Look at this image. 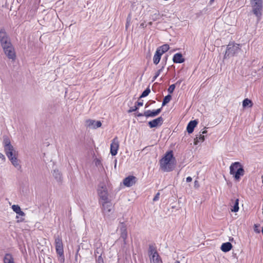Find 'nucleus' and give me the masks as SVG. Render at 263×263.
I'll return each mask as SVG.
<instances>
[{
	"label": "nucleus",
	"instance_id": "f257e3e1",
	"mask_svg": "<svg viewBox=\"0 0 263 263\" xmlns=\"http://www.w3.org/2000/svg\"><path fill=\"white\" fill-rule=\"evenodd\" d=\"M172 159H175L172 151L167 152L165 156L160 160V168L163 172H171L175 167L174 165L172 163Z\"/></svg>",
	"mask_w": 263,
	"mask_h": 263
},
{
	"label": "nucleus",
	"instance_id": "f03ea898",
	"mask_svg": "<svg viewBox=\"0 0 263 263\" xmlns=\"http://www.w3.org/2000/svg\"><path fill=\"white\" fill-rule=\"evenodd\" d=\"M230 174L234 177V179L238 181L240 177L245 174V170L242 165L239 162L233 163L230 167Z\"/></svg>",
	"mask_w": 263,
	"mask_h": 263
},
{
	"label": "nucleus",
	"instance_id": "7ed1b4c3",
	"mask_svg": "<svg viewBox=\"0 0 263 263\" xmlns=\"http://www.w3.org/2000/svg\"><path fill=\"white\" fill-rule=\"evenodd\" d=\"M54 239L55 250L57 254L59 255V260L61 263H64L65 258L62 238L59 235H55Z\"/></svg>",
	"mask_w": 263,
	"mask_h": 263
},
{
	"label": "nucleus",
	"instance_id": "20e7f679",
	"mask_svg": "<svg viewBox=\"0 0 263 263\" xmlns=\"http://www.w3.org/2000/svg\"><path fill=\"white\" fill-rule=\"evenodd\" d=\"M240 44H229L228 45L226 53L224 54V58L226 59L231 56L234 55L236 53H238L240 49Z\"/></svg>",
	"mask_w": 263,
	"mask_h": 263
},
{
	"label": "nucleus",
	"instance_id": "39448f33",
	"mask_svg": "<svg viewBox=\"0 0 263 263\" xmlns=\"http://www.w3.org/2000/svg\"><path fill=\"white\" fill-rule=\"evenodd\" d=\"M251 3L254 14L257 17H260L261 15V10L262 8V0H251Z\"/></svg>",
	"mask_w": 263,
	"mask_h": 263
},
{
	"label": "nucleus",
	"instance_id": "423d86ee",
	"mask_svg": "<svg viewBox=\"0 0 263 263\" xmlns=\"http://www.w3.org/2000/svg\"><path fill=\"white\" fill-rule=\"evenodd\" d=\"M2 48L5 54L9 59L13 61H15L16 59V53L12 43L10 44V45H8L3 47Z\"/></svg>",
	"mask_w": 263,
	"mask_h": 263
},
{
	"label": "nucleus",
	"instance_id": "0eeeda50",
	"mask_svg": "<svg viewBox=\"0 0 263 263\" xmlns=\"http://www.w3.org/2000/svg\"><path fill=\"white\" fill-rule=\"evenodd\" d=\"M0 42L2 47L11 44L10 39L4 28H0Z\"/></svg>",
	"mask_w": 263,
	"mask_h": 263
},
{
	"label": "nucleus",
	"instance_id": "6e6552de",
	"mask_svg": "<svg viewBox=\"0 0 263 263\" xmlns=\"http://www.w3.org/2000/svg\"><path fill=\"white\" fill-rule=\"evenodd\" d=\"M98 194L100 198L103 201L108 200V192L105 185H100L98 189Z\"/></svg>",
	"mask_w": 263,
	"mask_h": 263
},
{
	"label": "nucleus",
	"instance_id": "1a4fd4ad",
	"mask_svg": "<svg viewBox=\"0 0 263 263\" xmlns=\"http://www.w3.org/2000/svg\"><path fill=\"white\" fill-rule=\"evenodd\" d=\"M102 211L105 215H109L112 211V203L109 201H105L102 202Z\"/></svg>",
	"mask_w": 263,
	"mask_h": 263
},
{
	"label": "nucleus",
	"instance_id": "9d476101",
	"mask_svg": "<svg viewBox=\"0 0 263 263\" xmlns=\"http://www.w3.org/2000/svg\"><path fill=\"white\" fill-rule=\"evenodd\" d=\"M119 144L118 138L116 137L111 141L110 144V153L112 156H115L117 154Z\"/></svg>",
	"mask_w": 263,
	"mask_h": 263
},
{
	"label": "nucleus",
	"instance_id": "9b49d317",
	"mask_svg": "<svg viewBox=\"0 0 263 263\" xmlns=\"http://www.w3.org/2000/svg\"><path fill=\"white\" fill-rule=\"evenodd\" d=\"M86 125L90 128L96 129L101 126L102 123L100 121H96L92 119L86 120Z\"/></svg>",
	"mask_w": 263,
	"mask_h": 263
},
{
	"label": "nucleus",
	"instance_id": "f8f14e48",
	"mask_svg": "<svg viewBox=\"0 0 263 263\" xmlns=\"http://www.w3.org/2000/svg\"><path fill=\"white\" fill-rule=\"evenodd\" d=\"M137 180V179L135 176H129L123 180V183L127 187H130L136 183Z\"/></svg>",
	"mask_w": 263,
	"mask_h": 263
},
{
	"label": "nucleus",
	"instance_id": "ddd939ff",
	"mask_svg": "<svg viewBox=\"0 0 263 263\" xmlns=\"http://www.w3.org/2000/svg\"><path fill=\"white\" fill-rule=\"evenodd\" d=\"M163 118L162 117H159L152 121H149L148 124L150 128L156 127L158 126H160L163 124Z\"/></svg>",
	"mask_w": 263,
	"mask_h": 263
},
{
	"label": "nucleus",
	"instance_id": "4468645a",
	"mask_svg": "<svg viewBox=\"0 0 263 263\" xmlns=\"http://www.w3.org/2000/svg\"><path fill=\"white\" fill-rule=\"evenodd\" d=\"M162 107L156 110H148L144 112V116L146 117H154L159 115L161 111Z\"/></svg>",
	"mask_w": 263,
	"mask_h": 263
},
{
	"label": "nucleus",
	"instance_id": "2eb2a0df",
	"mask_svg": "<svg viewBox=\"0 0 263 263\" xmlns=\"http://www.w3.org/2000/svg\"><path fill=\"white\" fill-rule=\"evenodd\" d=\"M198 122L196 120L191 121L187 124L186 130L189 134H191L193 132L194 128L196 126Z\"/></svg>",
	"mask_w": 263,
	"mask_h": 263
},
{
	"label": "nucleus",
	"instance_id": "dca6fc26",
	"mask_svg": "<svg viewBox=\"0 0 263 263\" xmlns=\"http://www.w3.org/2000/svg\"><path fill=\"white\" fill-rule=\"evenodd\" d=\"M173 61L175 63H182L184 62L185 60L181 53H177L174 54Z\"/></svg>",
	"mask_w": 263,
	"mask_h": 263
},
{
	"label": "nucleus",
	"instance_id": "f3484780",
	"mask_svg": "<svg viewBox=\"0 0 263 263\" xmlns=\"http://www.w3.org/2000/svg\"><path fill=\"white\" fill-rule=\"evenodd\" d=\"M155 255H153L150 257L151 263H162L161 259L158 252L155 253Z\"/></svg>",
	"mask_w": 263,
	"mask_h": 263
},
{
	"label": "nucleus",
	"instance_id": "a211bd4d",
	"mask_svg": "<svg viewBox=\"0 0 263 263\" xmlns=\"http://www.w3.org/2000/svg\"><path fill=\"white\" fill-rule=\"evenodd\" d=\"M162 55V54L160 52V50H156L153 58V62L155 64L157 65L159 63Z\"/></svg>",
	"mask_w": 263,
	"mask_h": 263
},
{
	"label": "nucleus",
	"instance_id": "6ab92c4d",
	"mask_svg": "<svg viewBox=\"0 0 263 263\" xmlns=\"http://www.w3.org/2000/svg\"><path fill=\"white\" fill-rule=\"evenodd\" d=\"M232 248V244L229 242H227L222 243V245L221 246V250L224 252H227L229 251Z\"/></svg>",
	"mask_w": 263,
	"mask_h": 263
},
{
	"label": "nucleus",
	"instance_id": "aec40b11",
	"mask_svg": "<svg viewBox=\"0 0 263 263\" xmlns=\"http://www.w3.org/2000/svg\"><path fill=\"white\" fill-rule=\"evenodd\" d=\"M9 160L11 161L12 164L15 167H16L17 168H21V166L19 163V160L17 159V156L14 157L13 158H11Z\"/></svg>",
	"mask_w": 263,
	"mask_h": 263
},
{
	"label": "nucleus",
	"instance_id": "412c9836",
	"mask_svg": "<svg viewBox=\"0 0 263 263\" xmlns=\"http://www.w3.org/2000/svg\"><path fill=\"white\" fill-rule=\"evenodd\" d=\"M3 144L4 146V148L6 147L7 146H8L12 145V144H11V141H10V138L8 136H7V135L3 136Z\"/></svg>",
	"mask_w": 263,
	"mask_h": 263
},
{
	"label": "nucleus",
	"instance_id": "4be33fe9",
	"mask_svg": "<svg viewBox=\"0 0 263 263\" xmlns=\"http://www.w3.org/2000/svg\"><path fill=\"white\" fill-rule=\"evenodd\" d=\"M4 263H14V259L11 254L7 253L5 255L4 258Z\"/></svg>",
	"mask_w": 263,
	"mask_h": 263
},
{
	"label": "nucleus",
	"instance_id": "5701e85b",
	"mask_svg": "<svg viewBox=\"0 0 263 263\" xmlns=\"http://www.w3.org/2000/svg\"><path fill=\"white\" fill-rule=\"evenodd\" d=\"M52 175L54 178L58 181H61L62 180V175L58 170H54L52 173Z\"/></svg>",
	"mask_w": 263,
	"mask_h": 263
},
{
	"label": "nucleus",
	"instance_id": "b1692460",
	"mask_svg": "<svg viewBox=\"0 0 263 263\" xmlns=\"http://www.w3.org/2000/svg\"><path fill=\"white\" fill-rule=\"evenodd\" d=\"M170 47L168 44H164L162 46L158 47L157 50H160V53L163 54L164 53L166 52L169 49Z\"/></svg>",
	"mask_w": 263,
	"mask_h": 263
},
{
	"label": "nucleus",
	"instance_id": "393cba45",
	"mask_svg": "<svg viewBox=\"0 0 263 263\" xmlns=\"http://www.w3.org/2000/svg\"><path fill=\"white\" fill-rule=\"evenodd\" d=\"M239 199H235L234 200V203L233 206H232V208L231 209V211L232 212H237L239 210Z\"/></svg>",
	"mask_w": 263,
	"mask_h": 263
},
{
	"label": "nucleus",
	"instance_id": "a878e982",
	"mask_svg": "<svg viewBox=\"0 0 263 263\" xmlns=\"http://www.w3.org/2000/svg\"><path fill=\"white\" fill-rule=\"evenodd\" d=\"M204 140V135L200 133L199 135L197 136L194 139V144L197 145L199 142H203Z\"/></svg>",
	"mask_w": 263,
	"mask_h": 263
},
{
	"label": "nucleus",
	"instance_id": "bb28decb",
	"mask_svg": "<svg viewBox=\"0 0 263 263\" xmlns=\"http://www.w3.org/2000/svg\"><path fill=\"white\" fill-rule=\"evenodd\" d=\"M253 103L252 101L249 99H245L242 101V106L244 108L247 106L251 107Z\"/></svg>",
	"mask_w": 263,
	"mask_h": 263
},
{
	"label": "nucleus",
	"instance_id": "cd10ccee",
	"mask_svg": "<svg viewBox=\"0 0 263 263\" xmlns=\"http://www.w3.org/2000/svg\"><path fill=\"white\" fill-rule=\"evenodd\" d=\"M171 99H172V96L170 95H168L166 96H165L163 100L162 106H165L166 104H167L171 101Z\"/></svg>",
	"mask_w": 263,
	"mask_h": 263
},
{
	"label": "nucleus",
	"instance_id": "c85d7f7f",
	"mask_svg": "<svg viewBox=\"0 0 263 263\" xmlns=\"http://www.w3.org/2000/svg\"><path fill=\"white\" fill-rule=\"evenodd\" d=\"M120 231L121 233H125L127 232L126 226L123 222H120Z\"/></svg>",
	"mask_w": 263,
	"mask_h": 263
},
{
	"label": "nucleus",
	"instance_id": "c756f323",
	"mask_svg": "<svg viewBox=\"0 0 263 263\" xmlns=\"http://www.w3.org/2000/svg\"><path fill=\"white\" fill-rule=\"evenodd\" d=\"M4 151H5V154H6L9 153L10 152H12V153H13L14 152H15L16 151L15 150L14 148L13 147V146L12 145L4 147Z\"/></svg>",
	"mask_w": 263,
	"mask_h": 263
},
{
	"label": "nucleus",
	"instance_id": "7c9ffc66",
	"mask_svg": "<svg viewBox=\"0 0 263 263\" xmlns=\"http://www.w3.org/2000/svg\"><path fill=\"white\" fill-rule=\"evenodd\" d=\"M151 92V90L149 87H148L141 95L140 98H144L147 96Z\"/></svg>",
	"mask_w": 263,
	"mask_h": 263
},
{
	"label": "nucleus",
	"instance_id": "2f4dec72",
	"mask_svg": "<svg viewBox=\"0 0 263 263\" xmlns=\"http://www.w3.org/2000/svg\"><path fill=\"white\" fill-rule=\"evenodd\" d=\"M157 252L155 248L152 245L149 246L148 253L149 256H152L153 255H155V253Z\"/></svg>",
	"mask_w": 263,
	"mask_h": 263
},
{
	"label": "nucleus",
	"instance_id": "473e14b6",
	"mask_svg": "<svg viewBox=\"0 0 263 263\" xmlns=\"http://www.w3.org/2000/svg\"><path fill=\"white\" fill-rule=\"evenodd\" d=\"M127 237V232L125 233H121L120 234V238H122L123 240V243L124 245H126V238Z\"/></svg>",
	"mask_w": 263,
	"mask_h": 263
},
{
	"label": "nucleus",
	"instance_id": "72a5a7b5",
	"mask_svg": "<svg viewBox=\"0 0 263 263\" xmlns=\"http://www.w3.org/2000/svg\"><path fill=\"white\" fill-rule=\"evenodd\" d=\"M9 160H10L11 158H13L14 157L17 156V152H14L12 153V152H10L9 153L6 154Z\"/></svg>",
	"mask_w": 263,
	"mask_h": 263
},
{
	"label": "nucleus",
	"instance_id": "f704fd0d",
	"mask_svg": "<svg viewBox=\"0 0 263 263\" xmlns=\"http://www.w3.org/2000/svg\"><path fill=\"white\" fill-rule=\"evenodd\" d=\"M164 66H163L160 69H159L157 72L156 73H155V76L153 77V80L152 81L154 82L156 79L159 76V74H160V73L162 72V71L163 70V69H164Z\"/></svg>",
	"mask_w": 263,
	"mask_h": 263
},
{
	"label": "nucleus",
	"instance_id": "c9c22d12",
	"mask_svg": "<svg viewBox=\"0 0 263 263\" xmlns=\"http://www.w3.org/2000/svg\"><path fill=\"white\" fill-rule=\"evenodd\" d=\"M175 87H176V84H172L171 85H170L167 89L168 92L170 93H172L173 92V91H174Z\"/></svg>",
	"mask_w": 263,
	"mask_h": 263
},
{
	"label": "nucleus",
	"instance_id": "e433bc0d",
	"mask_svg": "<svg viewBox=\"0 0 263 263\" xmlns=\"http://www.w3.org/2000/svg\"><path fill=\"white\" fill-rule=\"evenodd\" d=\"M12 209L16 214L21 209L19 205L15 204L12 206Z\"/></svg>",
	"mask_w": 263,
	"mask_h": 263
},
{
	"label": "nucleus",
	"instance_id": "4c0bfd02",
	"mask_svg": "<svg viewBox=\"0 0 263 263\" xmlns=\"http://www.w3.org/2000/svg\"><path fill=\"white\" fill-rule=\"evenodd\" d=\"M97 263H104L103 259L102 257V254L101 253L100 255L99 256L98 259L96 260Z\"/></svg>",
	"mask_w": 263,
	"mask_h": 263
},
{
	"label": "nucleus",
	"instance_id": "58836bf2",
	"mask_svg": "<svg viewBox=\"0 0 263 263\" xmlns=\"http://www.w3.org/2000/svg\"><path fill=\"white\" fill-rule=\"evenodd\" d=\"M137 109H138V106L135 105L134 107H130V109L128 110V113L132 112L133 111H136Z\"/></svg>",
	"mask_w": 263,
	"mask_h": 263
},
{
	"label": "nucleus",
	"instance_id": "ea45409f",
	"mask_svg": "<svg viewBox=\"0 0 263 263\" xmlns=\"http://www.w3.org/2000/svg\"><path fill=\"white\" fill-rule=\"evenodd\" d=\"M130 16H129V15H128V16L127 17V20H126V29H127L129 25V23H130Z\"/></svg>",
	"mask_w": 263,
	"mask_h": 263
},
{
	"label": "nucleus",
	"instance_id": "a19ab883",
	"mask_svg": "<svg viewBox=\"0 0 263 263\" xmlns=\"http://www.w3.org/2000/svg\"><path fill=\"white\" fill-rule=\"evenodd\" d=\"M152 20L155 21L159 18V13H155L153 15H152Z\"/></svg>",
	"mask_w": 263,
	"mask_h": 263
},
{
	"label": "nucleus",
	"instance_id": "79ce46f5",
	"mask_svg": "<svg viewBox=\"0 0 263 263\" xmlns=\"http://www.w3.org/2000/svg\"><path fill=\"white\" fill-rule=\"evenodd\" d=\"M254 231L257 233H260V230L259 229H258V226L257 225V224H254Z\"/></svg>",
	"mask_w": 263,
	"mask_h": 263
},
{
	"label": "nucleus",
	"instance_id": "37998d69",
	"mask_svg": "<svg viewBox=\"0 0 263 263\" xmlns=\"http://www.w3.org/2000/svg\"><path fill=\"white\" fill-rule=\"evenodd\" d=\"M159 196H160V193L158 192L156 194V195L154 197L153 201H157L159 198Z\"/></svg>",
	"mask_w": 263,
	"mask_h": 263
},
{
	"label": "nucleus",
	"instance_id": "c03bdc74",
	"mask_svg": "<svg viewBox=\"0 0 263 263\" xmlns=\"http://www.w3.org/2000/svg\"><path fill=\"white\" fill-rule=\"evenodd\" d=\"M135 105H136L137 106H138V108L139 107V106H142L143 105V102H139V101H137L135 103Z\"/></svg>",
	"mask_w": 263,
	"mask_h": 263
},
{
	"label": "nucleus",
	"instance_id": "a18cd8bd",
	"mask_svg": "<svg viewBox=\"0 0 263 263\" xmlns=\"http://www.w3.org/2000/svg\"><path fill=\"white\" fill-rule=\"evenodd\" d=\"M17 214H18L20 216H25V214L24 212H23L21 209L17 213Z\"/></svg>",
	"mask_w": 263,
	"mask_h": 263
},
{
	"label": "nucleus",
	"instance_id": "49530a36",
	"mask_svg": "<svg viewBox=\"0 0 263 263\" xmlns=\"http://www.w3.org/2000/svg\"><path fill=\"white\" fill-rule=\"evenodd\" d=\"M0 159H1L3 161H5L6 160V158L5 156L0 153Z\"/></svg>",
	"mask_w": 263,
	"mask_h": 263
},
{
	"label": "nucleus",
	"instance_id": "de8ad7c7",
	"mask_svg": "<svg viewBox=\"0 0 263 263\" xmlns=\"http://www.w3.org/2000/svg\"><path fill=\"white\" fill-rule=\"evenodd\" d=\"M194 186L196 187H199V185L198 181H197V180L195 181V182H194Z\"/></svg>",
	"mask_w": 263,
	"mask_h": 263
},
{
	"label": "nucleus",
	"instance_id": "09e8293b",
	"mask_svg": "<svg viewBox=\"0 0 263 263\" xmlns=\"http://www.w3.org/2000/svg\"><path fill=\"white\" fill-rule=\"evenodd\" d=\"M186 182H191V181H192V177H187L186 178Z\"/></svg>",
	"mask_w": 263,
	"mask_h": 263
},
{
	"label": "nucleus",
	"instance_id": "8fccbe9b",
	"mask_svg": "<svg viewBox=\"0 0 263 263\" xmlns=\"http://www.w3.org/2000/svg\"><path fill=\"white\" fill-rule=\"evenodd\" d=\"M146 27V25L145 24V23H142L141 24H140V27L142 28H144Z\"/></svg>",
	"mask_w": 263,
	"mask_h": 263
},
{
	"label": "nucleus",
	"instance_id": "3c124183",
	"mask_svg": "<svg viewBox=\"0 0 263 263\" xmlns=\"http://www.w3.org/2000/svg\"><path fill=\"white\" fill-rule=\"evenodd\" d=\"M99 248H97V250H96L95 251V255L96 256L97 255V254H99Z\"/></svg>",
	"mask_w": 263,
	"mask_h": 263
},
{
	"label": "nucleus",
	"instance_id": "603ef678",
	"mask_svg": "<svg viewBox=\"0 0 263 263\" xmlns=\"http://www.w3.org/2000/svg\"><path fill=\"white\" fill-rule=\"evenodd\" d=\"M137 117H142V116H144V113L143 114H142V113H137V115H136Z\"/></svg>",
	"mask_w": 263,
	"mask_h": 263
},
{
	"label": "nucleus",
	"instance_id": "864d4df0",
	"mask_svg": "<svg viewBox=\"0 0 263 263\" xmlns=\"http://www.w3.org/2000/svg\"><path fill=\"white\" fill-rule=\"evenodd\" d=\"M182 82V80H180L179 81H178L176 83V85H180L181 84V83Z\"/></svg>",
	"mask_w": 263,
	"mask_h": 263
},
{
	"label": "nucleus",
	"instance_id": "5fc2aeb1",
	"mask_svg": "<svg viewBox=\"0 0 263 263\" xmlns=\"http://www.w3.org/2000/svg\"><path fill=\"white\" fill-rule=\"evenodd\" d=\"M214 1L215 0H210V2H209L210 4L212 5L213 4V3L214 2Z\"/></svg>",
	"mask_w": 263,
	"mask_h": 263
},
{
	"label": "nucleus",
	"instance_id": "6e6d98bb",
	"mask_svg": "<svg viewBox=\"0 0 263 263\" xmlns=\"http://www.w3.org/2000/svg\"><path fill=\"white\" fill-rule=\"evenodd\" d=\"M207 133V131L204 130L202 132V135H203V134H206Z\"/></svg>",
	"mask_w": 263,
	"mask_h": 263
},
{
	"label": "nucleus",
	"instance_id": "4d7b16f0",
	"mask_svg": "<svg viewBox=\"0 0 263 263\" xmlns=\"http://www.w3.org/2000/svg\"><path fill=\"white\" fill-rule=\"evenodd\" d=\"M115 167L116 168V165H117V161L116 159L115 160Z\"/></svg>",
	"mask_w": 263,
	"mask_h": 263
},
{
	"label": "nucleus",
	"instance_id": "13d9d810",
	"mask_svg": "<svg viewBox=\"0 0 263 263\" xmlns=\"http://www.w3.org/2000/svg\"><path fill=\"white\" fill-rule=\"evenodd\" d=\"M152 22H151L148 23V25H152Z\"/></svg>",
	"mask_w": 263,
	"mask_h": 263
},
{
	"label": "nucleus",
	"instance_id": "bf43d9fd",
	"mask_svg": "<svg viewBox=\"0 0 263 263\" xmlns=\"http://www.w3.org/2000/svg\"><path fill=\"white\" fill-rule=\"evenodd\" d=\"M229 240L230 241H233V238H230Z\"/></svg>",
	"mask_w": 263,
	"mask_h": 263
},
{
	"label": "nucleus",
	"instance_id": "052dcab7",
	"mask_svg": "<svg viewBox=\"0 0 263 263\" xmlns=\"http://www.w3.org/2000/svg\"><path fill=\"white\" fill-rule=\"evenodd\" d=\"M148 106V105L147 104H146L145 106L146 107H147Z\"/></svg>",
	"mask_w": 263,
	"mask_h": 263
},
{
	"label": "nucleus",
	"instance_id": "680f3d73",
	"mask_svg": "<svg viewBox=\"0 0 263 263\" xmlns=\"http://www.w3.org/2000/svg\"><path fill=\"white\" fill-rule=\"evenodd\" d=\"M176 263H180V262L177 261Z\"/></svg>",
	"mask_w": 263,
	"mask_h": 263
}]
</instances>
